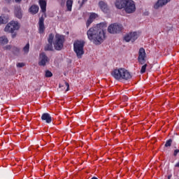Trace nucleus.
<instances>
[{
  "label": "nucleus",
  "instance_id": "1",
  "mask_svg": "<svg viewBox=\"0 0 179 179\" xmlns=\"http://www.w3.org/2000/svg\"><path fill=\"white\" fill-rule=\"evenodd\" d=\"M106 23L101 22L94 26L87 31V35L90 41L96 45H100L104 41V31Z\"/></svg>",
  "mask_w": 179,
  "mask_h": 179
},
{
  "label": "nucleus",
  "instance_id": "2",
  "mask_svg": "<svg viewBox=\"0 0 179 179\" xmlns=\"http://www.w3.org/2000/svg\"><path fill=\"white\" fill-rule=\"evenodd\" d=\"M111 75L116 79V80H122V79L124 80H128L132 78L131 73L124 68L113 70Z\"/></svg>",
  "mask_w": 179,
  "mask_h": 179
},
{
  "label": "nucleus",
  "instance_id": "3",
  "mask_svg": "<svg viewBox=\"0 0 179 179\" xmlns=\"http://www.w3.org/2000/svg\"><path fill=\"white\" fill-rule=\"evenodd\" d=\"M83 47H85V41H77L73 43V49L78 58H82V55L85 54L83 51Z\"/></svg>",
  "mask_w": 179,
  "mask_h": 179
},
{
  "label": "nucleus",
  "instance_id": "4",
  "mask_svg": "<svg viewBox=\"0 0 179 179\" xmlns=\"http://www.w3.org/2000/svg\"><path fill=\"white\" fill-rule=\"evenodd\" d=\"M19 29H20V23L17 21H10L6 25L4 31L6 33H15V31L19 30Z\"/></svg>",
  "mask_w": 179,
  "mask_h": 179
},
{
  "label": "nucleus",
  "instance_id": "5",
  "mask_svg": "<svg viewBox=\"0 0 179 179\" xmlns=\"http://www.w3.org/2000/svg\"><path fill=\"white\" fill-rule=\"evenodd\" d=\"M64 41H65L64 36L57 34L53 43L55 50H57V51L62 50V48L64 47Z\"/></svg>",
  "mask_w": 179,
  "mask_h": 179
},
{
  "label": "nucleus",
  "instance_id": "6",
  "mask_svg": "<svg viewBox=\"0 0 179 179\" xmlns=\"http://www.w3.org/2000/svg\"><path fill=\"white\" fill-rule=\"evenodd\" d=\"M122 29H124L122 24L114 23L109 25L108 27V33H110V34H118V33H121V31H122Z\"/></svg>",
  "mask_w": 179,
  "mask_h": 179
},
{
  "label": "nucleus",
  "instance_id": "7",
  "mask_svg": "<svg viewBox=\"0 0 179 179\" xmlns=\"http://www.w3.org/2000/svg\"><path fill=\"white\" fill-rule=\"evenodd\" d=\"M124 10L127 13H134L136 10V7L135 6V2L132 0H127L125 3Z\"/></svg>",
  "mask_w": 179,
  "mask_h": 179
},
{
  "label": "nucleus",
  "instance_id": "8",
  "mask_svg": "<svg viewBox=\"0 0 179 179\" xmlns=\"http://www.w3.org/2000/svg\"><path fill=\"white\" fill-rule=\"evenodd\" d=\"M48 62H50V59H48V57H47V55H45V52L41 53L39 55L38 66H45V65H47Z\"/></svg>",
  "mask_w": 179,
  "mask_h": 179
},
{
  "label": "nucleus",
  "instance_id": "9",
  "mask_svg": "<svg viewBox=\"0 0 179 179\" xmlns=\"http://www.w3.org/2000/svg\"><path fill=\"white\" fill-rule=\"evenodd\" d=\"M146 52L143 48H141L138 51V62L141 65H143L146 62Z\"/></svg>",
  "mask_w": 179,
  "mask_h": 179
},
{
  "label": "nucleus",
  "instance_id": "10",
  "mask_svg": "<svg viewBox=\"0 0 179 179\" xmlns=\"http://www.w3.org/2000/svg\"><path fill=\"white\" fill-rule=\"evenodd\" d=\"M171 0H158L155 4V9H159V8H163L165 5H167Z\"/></svg>",
  "mask_w": 179,
  "mask_h": 179
},
{
  "label": "nucleus",
  "instance_id": "11",
  "mask_svg": "<svg viewBox=\"0 0 179 179\" xmlns=\"http://www.w3.org/2000/svg\"><path fill=\"white\" fill-rule=\"evenodd\" d=\"M99 6L100 9L104 13H108L110 9L108 8V6L107 5V3L101 1L99 3Z\"/></svg>",
  "mask_w": 179,
  "mask_h": 179
},
{
  "label": "nucleus",
  "instance_id": "12",
  "mask_svg": "<svg viewBox=\"0 0 179 179\" xmlns=\"http://www.w3.org/2000/svg\"><path fill=\"white\" fill-rule=\"evenodd\" d=\"M39 26V33L43 34L44 33V30H45V27L44 26V17H41L38 21Z\"/></svg>",
  "mask_w": 179,
  "mask_h": 179
},
{
  "label": "nucleus",
  "instance_id": "13",
  "mask_svg": "<svg viewBox=\"0 0 179 179\" xmlns=\"http://www.w3.org/2000/svg\"><path fill=\"white\" fill-rule=\"evenodd\" d=\"M41 120L45 121L47 124H51L52 117H51L50 113H43L41 116Z\"/></svg>",
  "mask_w": 179,
  "mask_h": 179
},
{
  "label": "nucleus",
  "instance_id": "14",
  "mask_svg": "<svg viewBox=\"0 0 179 179\" xmlns=\"http://www.w3.org/2000/svg\"><path fill=\"white\" fill-rule=\"evenodd\" d=\"M14 14L17 19H22V17H23V13H22V8L20 6H17L15 8Z\"/></svg>",
  "mask_w": 179,
  "mask_h": 179
},
{
  "label": "nucleus",
  "instance_id": "15",
  "mask_svg": "<svg viewBox=\"0 0 179 179\" xmlns=\"http://www.w3.org/2000/svg\"><path fill=\"white\" fill-rule=\"evenodd\" d=\"M125 3H127V0H117L115 5L117 9H122L125 8Z\"/></svg>",
  "mask_w": 179,
  "mask_h": 179
},
{
  "label": "nucleus",
  "instance_id": "16",
  "mask_svg": "<svg viewBox=\"0 0 179 179\" xmlns=\"http://www.w3.org/2000/svg\"><path fill=\"white\" fill-rule=\"evenodd\" d=\"M39 5L42 12L45 13L47 11V1H45V0H39Z\"/></svg>",
  "mask_w": 179,
  "mask_h": 179
},
{
  "label": "nucleus",
  "instance_id": "17",
  "mask_svg": "<svg viewBox=\"0 0 179 179\" xmlns=\"http://www.w3.org/2000/svg\"><path fill=\"white\" fill-rule=\"evenodd\" d=\"M29 12L32 15H36V13H38V6L33 5L29 8Z\"/></svg>",
  "mask_w": 179,
  "mask_h": 179
},
{
  "label": "nucleus",
  "instance_id": "18",
  "mask_svg": "<svg viewBox=\"0 0 179 179\" xmlns=\"http://www.w3.org/2000/svg\"><path fill=\"white\" fill-rule=\"evenodd\" d=\"M72 5H73V1L67 0L66 8H67V10H69V12H71L72 10Z\"/></svg>",
  "mask_w": 179,
  "mask_h": 179
},
{
  "label": "nucleus",
  "instance_id": "19",
  "mask_svg": "<svg viewBox=\"0 0 179 179\" xmlns=\"http://www.w3.org/2000/svg\"><path fill=\"white\" fill-rule=\"evenodd\" d=\"M138 33L136 32H131L130 33V38L131 40V42L134 43V41H135V40L138 39Z\"/></svg>",
  "mask_w": 179,
  "mask_h": 179
},
{
  "label": "nucleus",
  "instance_id": "20",
  "mask_svg": "<svg viewBox=\"0 0 179 179\" xmlns=\"http://www.w3.org/2000/svg\"><path fill=\"white\" fill-rule=\"evenodd\" d=\"M9 42V41L8 40V38L5 36H1L0 37V44H8V43Z\"/></svg>",
  "mask_w": 179,
  "mask_h": 179
},
{
  "label": "nucleus",
  "instance_id": "21",
  "mask_svg": "<svg viewBox=\"0 0 179 179\" xmlns=\"http://www.w3.org/2000/svg\"><path fill=\"white\" fill-rule=\"evenodd\" d=\"M22 51L24 54H29V51H30V44L29 43L23 48Z\"/></svg>",
  "mask_w": 179,
  "mask_h": 179
},
{
  "label": "nucleus",
  "instance_id": "22",
  "mask_svg": "<svg viewBox=\"0 0 179 179\" xmlns=\"http://www.w3.org/2000/svg\"><path fill=\"white\" fill-rule=\"evenodd\" d=\"M6 23H8V18L3 15L0 16V24H6Z\"/></svg>",
  "mask_w": 179,
  "mask_h": 179
},
{
  "label": "nucleus",
  "instance_id": "23",
  "mask_svg": "<svg viewBox=\"0 0 179 179\" xmlns=\"http://www.w3.org/2000/svg\"><path fill=\"white\" fill-rule=\"evenodd\" d=\"M52 43H49L48 45L45 46V51H52Z\"/></svg>",
  "mask_w": 179,
  "mask_h": 179
},
{
  "label": "nucleus",
  "instance_id": "24",
  "mask_svg": "<svg viewBox=\"0 0 179 179\" xmlns=\"http://www.w3.org/2000/svg\"><path fill=\"white\" fill-rule=\"evenodd\" d=\"M97 17H99V15L94 13H92L90 14V18L93 21L94 20V19H97Z\"/></svg>",
  "mask_w": 179,
  "mask_h": 179
},
{
  "label": "nucleus",
  "instance_id": "25",
  "mask_svg": "<svg viewBox=\"0 0 179 179\" xmlns=\"http://www.w3.org/2000/svg\"><path fill=\"white\" fill-rule=\"evenodd\" d=\"M48 43H50L52 44V42L54 41V34H50L49 35V37L48 38Z\"/></svg>",
  "mask_w": 179,
  "mask_h": 179
},
{
  "label": "nucleus",
  "instance_id": "26",
  "mask_svg": "<svg viewBox=\"0 0 179 179\" xmlns=\"http://www.w3.org/2000/svg\"><path fill=\"white\" fill-rule=\"evenodd\" d=\"M124 40H125V41H127V43H129V41H131V34H129L126 35V36H124Z\"/></svg>",
  "mask_w": 179,
  "mask_h": 179
},
{
  "label": "nucleus",
  "instance_id": "27",
  "mask_svg": "<svg viewBox=\"0 0 179 179\" xmlns=\"http://www.w3.org/2000/svg\"><path fill=\"white\" fill-rule=\"evenodd\" d=\"M172 143H173V141L171 139L168 140L165 143V148H169L171 146Z\"/></svg>",
  "mask_w": 179,
  "mask_h": 179
},
{
  "label": "nucleus",
  "instance_id": "28",
  "mask_svg": "<svg viewBox=\"0 0 179 179\" xmlns=\"http://www.w3.org/2000/svg\"><path fill=\"white\" fill-rule=\"evenodd\" d=\"M148 66V64H144L141 69V73H145L146 72V67Z\"/></svg>",
  "mask_w": 179,
  "mask_h": 179
},
{
  "label": "nucleus",
  "instance_id": "29",
  "mask_svg": "<svg viewBox=\"0 0 179 179\" xmlns=\"http://www.w3.org/2000/svg\"><path fill=\"white\" fill-rule=\"evenodd\" d=\"M45 76L46 78H51V76H52V73L48 70L45 71Z\"/></svg>",
  "mask_w": 179,
  "mask_h": 179
},
{
  "label": "nucleus",
  "instance_id": "30",
  "mask_svg": "<svg viewBox=\"0 0 179 179\" xmlns=\"http://www.w3.org/2000/svg\"><path fill=\"white\" fill-rule=\"evenodd\" d=\"M92 23H93V20H92L89 17V19L87 20V23H86L87 27H89V26H90V24H92Z\"/></svg>",
  "mask_w": 179,
  "mask_h": 179
},
{
  "label": "nucleus",
  "instance_id": "31",
  "mask_svg": "<svg viewBox=\"0 0 179 179\" xmlns=\"http://www.w3.org/2000/svg\"><path fill=\"white\" fill-rule=\"evenodd\" d=\"M57 2L61 5V6H64L65 5L66 0H57Z\"/></svg>",
  "mask_w": 179,
  "mask_h": 179
},
{
  "label": "nucleus",
  "instance_id": "32",
  "mask_svg": "<svg viewBox=\"0 0 179 179\" xmlns=\"http://www.w3.org/2000/svg\"><path fill=\"white\" fill-rule=\"evenodd\" d=\"M87 1V0H83L82 2H80V1H78V3L80 4V6H83L85 5V3H86Z\"/></svg>",
  "mask_w": 179,
  "mask_h": 179
},
{
  "label": "nucleus",
  "instance_id": "33",
  "mask_svg": "<svg viewBox=\"0 0 179 179\" xmlns=\"http://www.w3.org/2000/svg\"><path fill=\"white\" fill-rule=\"evenodd\" d=\"M23 66H24V63H17V68H23Z\"/></svg>",
  "mask_w": 179,
  "mask_h": 179
},
{
  "label": "nucleus",
  "instance_id": "34",
  "mask_svg": "<svg viewBox=\"0 0 179 179\" xmlns=\"http://www.w3.org/2000/svg\"><path fill=\"white\" fill-rule=\"evenodd\" d=\"M64 83H65V86L67 87V89L66 90V92H68L69 90V84L66 82Z\"/></svg>",
  "mask_w": 179,
  "mask_h": 179
},
{
  "label": "nucleus",
  "instance_id": "35",
  "mask_svg": "<svg viewBox=\"0 0 179 179\" xmlns=\"http://www.w3.org/2000/svg\"><path fill=\"white\" fill-rule=\"evenodd\" d=\"M178 153H179V150H175L174 153H173V156H177V155H178Z\"/></svg>",
  "mask_w": 179,
  "mask_h": 179
},
{
  "label": "nucleus",
  "instance_id": "36",
  "mask_svg": "<svg viewBox=\"0 0 179 179\" xmlns=\"http://www.w3.org/2000/svg\"><path fill=\"white\" fill-rule=\"evenodd\" d=\"M13 34H12V38H15V37H16V35H17V34L16 33H12Z\"/></svg>",
  "mask_w": 179,
  "mask_h": 179
},
{
  "label": "nucleus",
  "instance_id": "37",
  "mask_svg": "<svg viewBox=\"0 0 179 179\" xmlns=\"http://www.w3.org/2000/svg\"><path fill=\"white\" fill-rule=\"evenodd\" d=\"M6 50H10V45H8L6 47Z\"/></svg>",
  "mask_w": 179,
  "mask_h": 179
},
{
  "label": "nucleus",
  "instance_id": "38",
  "mask_svg": "<svg viewBox=\"0 0 179 179\" xmlns=\"http://www.w3.org/2000/svg\"><path fill=\"white\" fill-rule=\"evenodd\" d=\"M175 167H179V162L175 165Z\"/></svg>",
  "mask_w": 179,
  "mask_h": 179
},
{
  "label": "nucleus",
  "instance_id": "39",
  "mask_svg": "<svg viewBox=\"0 0 179 179\" xmlns=\"http://www.w3.org/2000/svg\"><path fill=\"white\" fill-rule=\"evenodd\" d=\"M15 2H20L22 0H15Z\"/></svg>",
  "mask_w": 179,
  "mask_h": 179
},
{
  "label": "nucleus",
  "instance_id": "40",
  "mask_svg": "<svg viewBox=\"0 0 179 179\" xmlns=\"http://www.w3.org/2000/svg\"><path fill=\"white\" fill-rule=\"evenodd\" d=\"M92 179H98V178L96 177H93V178H92Z\"/></svg>",
  "mask_w": 179,
  "mask_h": 179
},
{
  "label": "nucleus",
  "instance_id": "41",
  "mask_svg": "<svg viewBox=\"0 0 179 179\" xmlns=\"http://www.w3.org/2000/svg\"><path fill=\"white\" fill-rule=\"evenodd\" d=\"M168 178L170 179V178H171V176H169Z\"/></svg>",
  "mask_w": 179,
  "mask_h": 179
},
{
  "label": "nucleus",
  "instance_id": "42",
  "mask_svg": "<svg viewBox=\"0 0 179 179\" xmlns=\"http://www.w3.org/2000/svg\"><path fill=\"white\" fill-rule=\"evenodd\" d=\"M59 87H62V86H61V85H59Z\"/></svg>",
  "mask_w": 179,
  "mask_h": 179
},
{
  "label": "nucleus",
  "instance_id": "43",
  "mask_svg": "<svg viewBox=\"0 0 179 179\" xmlns=\"http://www.w3.org/2000/svg\"><path fill=\"white\" fill-rule=\"evenodd\" d=\"M16 50H17L19 51V49L16 48Z\"/></svg>",
  "mask_w": 179,
  "mask_h": 179
}]
</instances>
